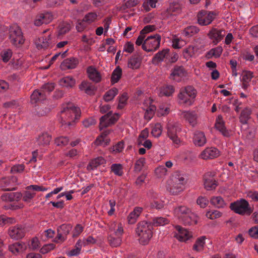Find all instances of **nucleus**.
Here are the masks:
<instances>
[{"mask_svg":"<svg viewBox=\"0 0 258 258\" xmlns=\"http://www.w3.org/2000/svg\"><path fill=\"white\" fill-rule=\"evenodd\" d=\"M214 174L212 172L206 173L203 177L204 184L207 190L215 189L217 186V182L214 178Z\"/></svg>","mask_w":258,"mask_h":258,"instance_id":"f3484780","label":"nucleus"},{"mask_svg":"<svg viewBox=\"0 0 258 258\" xmlns=\"http://www.w3.org/2000/svg\"><path fill=\"white\" fill-rule=\"evenodd\" d=\"M22 197V194L21 192H7L2 196V199L3 201L12 202L14 201H18Z\"/></svg>","mask_w":258,"mask_h":258,"instance_id":"2f4dec72","label":"nucleus"},{"mask_svg":"<svg viewBox=\"0 0 258 258\" xmlns=\"http://www.w3.org/2000/svg\"><path fill=\"white\" fill-rule=\"evenodd\" d=\"M89 24L84 21V19L79 20L77 21L76 25V29L79 32H83L88 26Z\"/></svg>","mask_w":258,"mask_h":258,"instance_id":"603ef678","label":"nucleus"},{"mask_svg":"<svg viewBox=\"0 0 258 258\" xmlns=\"http://www.w3.org/2000/svg\"><path fill=\"white\" fill-rule=\"evenodd\" d=\"M122 76V69L119 67H116L113 71L111 81L112 84L117 83L120 79Z\"/></svg>","mask_w":258,"mask_h":258,"instance_id":"c03bdc74","label":"nucleus"},{"mask_svg":"<svg viewBox=\"0 0 258 258\" xmlns=\"http://www.w3.org/2000/svg\"><path fill=\"white\" fill-rule=\"evenodd\" d=\"M69 142V139L66 137H60L55 140V144L58 146H66Z\"/></svg>","mask_w":258,"mask_h":258,"instance_id":"680f3d73","label":"nucleus"},{"mask_svg":"<svg viewBox=\"0 0 258 258\" xmlns=\"http://www.w3.org/2000/svg\"><path fill=\"white\" fill-rule=\"evenodd\" d=\"M51 137L47 133H43L37 139L36 144L39 146H46L49 144Z\"/></svg>","mask_w":258,"mask_h":258,"instance_id":"7c9ffc66","label":"nucleus"},{"mask_svg":"<svg viewBox=\"0 0 258 258\" xmlns=\"http://www.w3.org/2000/svg\"><path fill=\"white\" fill-rule=\"evenodd\" d=\"M241 77L242 88L244 90H246L249 86V82L253 77V73L248 71H243Z\"/></svg>","mask_w":258,"mask_h":258,"instance_id":"5701e85b","label":"nucleus"},{"mask_svg":"<svg viewBox=\"0 0 258 258\" xmlns=\"http://www.w3.org/2000/svg\"><path fill=\"white\" fill-rule=\"evenodd\" d=\"M145 164V158H140L137 160L135 164L134 169L136 172L141 171Z\"/></svg>","mask_w":258,"mask_h":258,"instance_id":"864d4df0","label":"nucleus"},{"mask_svg":"<svg viewBox=\"0 0 258 258\" xmlns=\"http://www.w3.org/2000/svg\"><path fill=\"white\" fill-rule=\"evenodd\" d=\"M198 23L202 26H206L211 23L215 17L213 12L202 11L198 14Z\"/></svg>","mask_w":258,"mask_h":258,"instance_id":"9b49d317","label":"nucleus"},{"mask_svg":"<svg viewBox=\"0 0 258 258\" xmlns=\"http://www.w3.org/2000/svg\"><path fill=\"white\" fill-rule=\"evenodd\" d=\"M220 155L219 150L215 147L206 148L203 151L200 156L204 160L212 159L218 157Z\"/></svg>","mask_w":258,"mask_h":258,"instance_id":"2eb2a0df","label":"nucleus"},{"mask_svg":"<svg viewBox=\"0 0 258 258\" xmlns=\"http://www.w3.org/2000/svg\"><path fill=\"white\" fill-rule=\"evenodd\" d=\"M222 213L217 210L209 211L206 213V217L210 219H215L220 217Z\"/></svg>","mask_w":258,"mask_h":258,"instance_id":"13d9d810","label":"nucleus"},{"mask_svg":"<svg viewBox=\"0 0 258 258\" xmlns=\"http://www.w3.org/2000/svg\"><path fill=\"white\" fill-rule=\"evenodd\" d=\"M139 2L138 0H129L126 2L124 4H123L121 7V9L123 11L126 10V9L131 8L132 7H134L136 6Z\"/></svg>","mask_w":258,"mask_h":258,"instance_id":"bf43d9fd","label":"nucleus"},{"mask_svg":"<svg viewBox=\"0 0 258 258\" xmlns=\"http://www.w3.org/2000/svg\"><path fill=\"white\" fill-rule=\"evenodd\" d=\"M197 203L202 208H205L209 203V200L204 197H200L197 200Z\"/></svg>","mask_w":258,"mask_h":258,"instance_id":"0e129e2a","label":"nucleus"},{"mask_svg":"<svg viewBox=\"0 0 258 258\" xmlns=\"http://www.w3.org/2000/svg\"><path fill=\"white\" fill-rule=\"evenodd\" d=\"M174 91L173 87L171 85H167L160 89V95L169 96L172 94Z\"/></svg>","mask_w":258,"mask_h":258,"instance_id":"de8ad7c7","label":"nucleus"},{"mask_svg":"<svg viewBox=\"0 0 258 258\" xmlns=\"http://www.w3.org/2000/svg\"><path fill=\"white\" fill-rule=\"evenodd\" d=\"M46 94L40 90H35L31 96V102L32 103H36L38 102L44 100L46 99Z\"/></svg>","mask_w":258,"mask_h":258,"instance_id":"473e14b6","label":"nucleus"},{"mask_svg":"<svg viewBox=\"0 0 258 258\" xmlns=\"http://www.w3.org/2000/svg\"><path fill=\"white\" fill-rule=\"evenodd\" d=\"M87 72L88 77L92 81L99 83L101 81V76L100 73L93 66H90L87 68Z\"/></svg>","mask_w":258,"mask_h":258,"instance_id":"4be33fe9","label":"nucleus"},{"mask_svg":"<svg viewBox=\"0 0 258 258\" xmlns=\"http://www.w3.org/2000/svg\"><path fill=\"white\" fill-rule=\"evenodd\" d=\"M169 55V49H164L162 51H159L155 54V55L153 58V62L155 63H157L159 62L163 61L164 58H166V59L167 60Z\"/></svg>","mask_w":258,"mask_h":258,"instance_id":"c85d7f7f","label":"nucleus"},{"mask_svg":"<svg viewBox=\"0 0 258 258\" xmlns=\"http://www.w3.org/2000/svg\"><path fill=\"white\" fill-rule=\"evenodd\" d=\"M193 141L197 146H203L207 142V139L203 132L196 131L195 133Z\"/></svg>","mask_w":258,"mask_h":258,"instance_id":"b1692460","label":"nucleus"},{"mask_svg":"<svg viewBox=\"0 0 258 258\" xmlns=\"http://www.w3.org/2000/svg\"><path fill=\"white\" fill-rule=\"evenodd\" d=\"M106 163L105 159L102 157H98L92 160L87 166V169L89 171L96 169L98 166Z\"/></svg>","mask_w":258,"mask_h":258,"instance_id":"c756f323","label":"nucleus"},{"mask_svg":"<svg viewBox=\"0 0 258 258\" xmlns=\"http://www.w3.org/2000/svg\"><path fill=\"white\" fill-rule=\"evenodd\" d=\"M150 222L153 228L154 226L157 227L167 224L169 222V221L168 219L164 217H157L153 218Z\"/></svg>","mask_w":258,"mask_h":258,"instance_id":"79ce46f5","label":"nucleus"},{"mask_svg":"<svg viewBox=\"0 0 258 258\" xmlns=\"http://www.w3.org/2000/svg\"><path fill=\"white\" fill-rule=\"evenodd\" d=\"M72 226L70 224H63L57 228V235L56 238L60 241H65L67 239V235L72 230Z\"/></svg>","mask_w":258,"mask_h":258,"instance_id":"a211bd4d","label":"nucleus"},{"mask_svg":"<svg viewBox=\"0 0 258 258\" xmlns=\"http://www.w3.org/2000/svg\"><path fill=\"white\" fill-rule=\"evenodd\" d=\"M118 90L113 88L107 91L104 95V99L106 102L112 100L117 94Z\"/></svg>","mask_w":258,"mask_h":258,"instance_id":"49530a36","label":"nucleus"},{"mask_svg":"<svg viewBox=\"0 0 258 258\" xmlns=\"http://www.w3.org/2000/svg\"><path fill=\"white\" fill-rule=\"evenodd\" d=\"M141 64V58L138 55H133L128 60V67L132 69H137L139 68Z\"/></svg>","mask_w":258,"mask_h":258,"instance_id":"e433bc0d","label":"nucleus"},{"mask_svg":"<svg viewBox=\"0 0 258 258\" xmlns=\"http://www.w3.org/2000/svg\"><path fill=\"white\" fill-rule=\"evenodd\" d=\"M185 71L182 66H175L170 75V78L176 82H180L185 76Z\"/></svg>","mask_w":258,"mask_h":258,"instance_id":"412c9836","label":"nucleus"},{"mask_svg":"<svg viewBox=\"0 0 258 258\" xmlns=\"http://www.w3.org/2000/svg\"><path fill=\"white\" fill-rule=\"evenodd\" d=\"M181 11V5L177 2H174L170 5L167 9V13L170 15H176Z\"/></svg>","mask_w":258,"mask_h":258,"instance_id":"72a5a7b5","label":"nucleus"},{"mask_svg":"<svg viewBox=\"0 0 258 258\" xmlns=\"http://www.w3.org/2000/svg\"><path fill=\"white\" fill-rule=\"evenodd\" d=\"M172 181L173 183L170 187H168V190L172 195H178L183 190L186 179L182 176L177 175L174 177Z\"/></svg>","mask_w":258,"mask_h":258,"instance_id":"1a4fd4ad","label":"nucleus"},{"mask_svg":"<svg viewBox=\"0 0 258 258\" xmlns=\"http://www.w3.org/2000/svg\"><path fill=\"white\" fill-rule=\"evenodd\" d=\"M225 35L226 32L224 29L217 28H212L208 34L209 37L212 40V42L215 45L220 42Z\"/></svg>","mask_w":258,"mask_h":258,"instance_id":"ddd939ff","label":"nucleus"},{"mask_svg":"<svg viewBox=\"0 0 258 258\" xmlns=\"http://www.w3.org/2000/svg\"><path fill=\"white\" fill-rule=\"evenodd\" d=\"M110 131L106 130L104 131L101 135L96 140V143L98 145L107 146L110 140L107 138V136L109 134Z\"/></svg>","mask_w":258,"mask_h":258,"instance_id":"c9c22d12","label":"nucleus"},{"mask_svg":"<svg viewBox=\"0 0 258 258\" xmlns=\"http://www.w3.org/2000/svg\"><path fill=\"white\" fill-rule=\"evenodd\" d=\"M178 54L176 52H170L169 51V55L168 56V61L171 63L175 62L178 59Z\"/></svg>","mask_w":258,"mask_h":258,"instance_id":"774afa93","label":"nucleus"},{"mask_svg":"<svg viewBox=\"0 0 258 258\" xmlns=\"http://www.w3.org/2000/svg\"><path fill=\"white\" fill-rule=\"evenodd\" d=\"M200 29L195 26H189L183 30L182 34L186 37H190L198 33Z\"/></svg>","mask_w":258,"mask_h":258,"instance_id":"ea45409f","label":"nucleus"},{"mask_svg":"<svg viewBox=\"0 0 258 258\" xmlns=\"http://www.w3.org/2000/svg\"><path fill=\"white\" fill-rule=\"evenodd\" d=\"M26 243H13L9 246V249L14 254L24 251L27 248Z\"/></svg>","mask_w":258,"mask_h":258,"instance_id":"cd10ccee","label":"nucleus"},{"mask_svg":"<svg viewBox=\"0 0 258 258\" xmlns=\"http://www.w3.org/2000/svg\"><path fill=\"white\" fill-rule=\"evenodd\" d=\"M230 208L235 213L241 215H249L252 212L248 202L243 199L231 203Z\"/></svg>","mask_w":258,"mask_h":258,"instance_id":"0eeeda50","label":"nucleus"},{"mask_svg":"<svg viewBox=\"0 0 258 258\" xmlns=\"http://www.w3.org/2000/svg\"><path fill=\"white\" fill-rule=\"evenodd\" d=\"M35 195V192H31L27 189V190L25 191L23 194H22V197L21 198H22V199L24 202H30L34 197Z\"/></svg>","mask_w":258,"mask_h":258,"instance_id":"052dcab7","label":"nucleus"},{"mask_svg":"<svg viewBox=\"0 0 258 258\" xmlns=\"http://www.w3.org/2000/svg\"><path fill=\"white\" fill-rule=\"evenodd\" d=\"M111 171L115 175L121 176L123 174V166L119 163H114L110 167Z\"/></svg>","mask_w":258,"mask_h":258,"instance_id":"a18cd8bd","label":"nucleus"},{"mask_svg":"<svg viewBox=\"0 0 258 258\" xmlns=\"http://www.w3.org/2000/svg\"><path fill=\"white\" fill-rule=\"evenodd\" d=\"M70 24L67 22H63L59 26V30L58 31L57 37L61 39L63 35L69 32L71 30Z\"/></svg>","mask_w":258,"mask_h":258,"instance_id":"58836bf2","label":"nucleus"},{"mask_svg":"<svg viewBox=\"0 0 258 258\" xmlns=\"http://www.w3.org/2000/svg\"><path fill=\"white\" fill-rule=\"evenodd\" d=\"M53 17L51 13L46 12L40 14L36 17L34 21V24L37 26H39L43 24H47L50 23Z\"/></svg>","mask_w":258,"mask_h":258,"instance_id":"aec40b11","label":"nucleus"},{"mask_svg":"<svg viewBox=\"0 0 258 258\" xmlns=\"http://www.w3.org/2000/svg\"><path fill=\"white\" fill-rule=\"evenodd\" d=\"M152 230L150 221H142L138 224L136 231L141 242H146L152 237Z\"/></svg>","mask_w":258,"mask_h":258,"instance_id":"20e7f679","label":"nucleus"},{"mask_svg":"<svg viewBox=\"0 0 258 258\" xmlns=\"http://www.w3.org/2000/svg\"><path fill=\"white\" fill-rule=\"evenodd\" d=\"M54 84L53 83H48L44 84L41 88V91L42 92L45 93L46 95L47 94H49L50 92L53 90L54 89Z\"/></svg>","mask_w":258,"mask_h":258,"instance_id":"4d7b16f0","label":"nucleus"},{"mask_svg":"<svg viewBox=\"0 0 258 258\" xmlns=\"http://www.w3.org/2000/svg\"><path fill=\"white\" fill-rule=\"evenodd\" d=\"M9 33L10 41L14 46L19 47L24 43L25 38L21 29L18 25L10 26Z\"/></svg>","mask_w":258,"mask_h":258,"instance_id":"39448f33","label":"nucleus"},{"mask_svg":"<svg viewBox=\"0 0 258 258\" xmlns=\"http://www.w3.org/2000/svg\"><path fill=\"white\" fill-rule=\"evenodd\" d=\"M119 115L118 114H112V111H109L107 114L102 116L100 119V128L107 127L111 124H114L118 120Z\"/></svg>","mask_w":258,"mask_h":258,"instance_id":"9d476101","label":"nucleus"},{"mask_svg":"<svg viewBox=\"0 0 258 258\" xmlns=\"http://www.w3.org/2000/svg\"><path fill=\"white\" fill-rule=\"evenodd\" d=\"M79 89L88 95L94 94L96 89L94 85L87 81L82 82L79 85Z\"/></svg>","mask_w":258,"mask_h":258,"instance_id":"bb28decb","label":"nucleus"},{"mask_svg":"<svg viewBox=\"0 0 258 258\" xmlns=\"http://www.w3.org/2000/svg\"><path fill=\"white\" fill-rule=\"evenodd\" d=\"M241 133L243 139L249 140L253 139L255 136V132L252 128L248 127V125H242L241 127Z\"/></svg>","mask_w":258,"mask_h":258,"instance_id":"a878e982","label":"nucleus"},{"mask_svg":"<svg viewBox=\"0 0 258 258\" xmlns=\"http://www.w3.org/2000/svg\"><path fill=\"white\" fill-rule=\"evenodd\" d=\"M97 18V15L95 12H90L87 14L83 19L84 21H85L88 24H91L93 22H94Z\"/></svg>","mask_w":258,"mask_h":258,"instance_id":"3c124183","label":"nucleus"},{"mask_svg":"<svg viewBox=\"0 0 258 258\" xmlns=\"http://www.w3.org/2000/svg\"><path fill=\"white\" fill-rule=\"evenodd\" d=\"M161 125L160 124H156L153 127L152 131V134L155 137H159L162 133V130L161 129Z\"/></svg>","mask_w":258,"mask_h":258,"instance_id":"69168bd1","label":"nucleus"},{"mask_svg":"<svg viewBox=\"0 0 258 258\" xmlns=\"http://www.w3.org/2000/svg\"><path fill=\"white\" fill-rule=\"evenodd\" d=\"M55 244L53 243H49L43 245V246L40 249V252L45 254L50 250L53 249L55 248Z\"/></svg>","mask_w":258,"mask_h":258,"instance_id":"e2e57ef3","label":"nucleus"},{"mask_svg":"<svg viewBox=\"0 0 258 258\" xmlns=\"http://www.w3.org/2000/svg\"><path fill=\"white\" fill-rule=\"evenodd\" d=\"M80 115L81 110L79 108L72 103H68L62 107L59 114V119L62 125L70 126L79 119Z\"/></svg>","mask_w":258,"mask_h":258,"instance_id":"f257e3e1","label":"nucleus"},{"mask_svg":"<svg viewBox=\"0 0 258 258\" xmlns=\"http://www.w3.org/2000/svg\"><path fill=\"white\" fill-rule=\"evenodd\" d=\"M25 233V230L21 225L11 227L9 229V235L12 238L15 240H18L22 238L24 236Z\"/></svg>","mask_w":258,"mask_h":258,"instance_id":"dca6fc26","label":"nucleus"},{"mask_svg":"<svg viewBox=\"0 0 258 258\" xmlns=\"http://www.w3.org/2000/svg\"><path fill=\"white\" fill-rule=\"evenodd\" d=\"M210 202L215 207L218 208H222L225 207L226 203L221 197H213L210 200Z\"/></svg>","mask_w":258,"mask_h":258,"instance_id":"37998d69","label":"nucleus"},{"mask_svg":"<svg viewBox=\"0 0 258 258\" xmlns=\"http://www.w3.org/2000/svg\"><path fill=\"white\" fill-rule=\"evenodd\" d=\"M223 51V48L221 46L211 49L208 52L207 55L210 56H214L216 58L219 57Z\"/></svg>","mask_w":258,"mask_h":258,"instance_id":"8fccbe9b","label":"nucleus"},{"mask_svg":"<svg viewBox=\"0 0 258 258\" xmlns=\"http://www.w3.org/2000/svg\"><path fill=\"white\" fill-rule=\"evenodd\" d=\"M49 36V35L47 37L42 36L38 39L36 42V45L38 49H46L48 47L49 44V39L48 38Z\"/></svg>","mask_w":258,"mask_h":258,"instance_id":"4c0bfd02","label":"nucleus"},{"mask_svg":"<svg viewBox=\"0 0 258 258\" xmlns=\"http://www.w3.org/2000/svg\"><path fill=\"white\" fill-rule=\"evenodd\" d=\"M216 128L218 130L222 135L228 138L231 136V133L225 127V123L221 115H219L216 119L215 123Z\"/></svg>","mask_w":258,"mask_h":258,"instance_id":"4468645a","label":"nucleus"},{"mask_svg":"<svg viewBox=\"0 0 258 258\" xmlns=\"http://www.w3.org/2000/svg\"><path fill=\"white\" fill-rule=\"evenodd\" d=\"M82 247V243H77L74 248L67 252V255L69 256L78 255L81 252Z\"/></svg>","mask_w":258,"mask_h":258,"instance_id":"09e8293b","label":"nucleus"},{"mask_svg":"<svg viewBox=\"0 0 258 258\" xmlns=\"http://www.w3.org/2000/svg\"><path fill=\"white\" fill-rule=\"evenodd\" d=\"M59 83L61 86L71 88L75 85L76 81L73 77L67 76L61 78Z\"/></svg>","mask_w":258,"mask_h":258,"instance_id":"a19ab883","label":"nucleus"},{"mask_svg":"<svg viewBox=\"0 0 258 258\" xmlns=\"http://www.w3.org/2000/svg\"><path fill=\"white\" fill-rule=\"evenodd\" d=\"M78 63V59L76 57H72L64 59L61 63V67L63 69H75Z\"/></svg>","mask_w":258,"mask_h":258,"instance_id":"393cba45","label":"nucleus"},{"mask_svg":"<svg viewBox=\"0 0 258 258\" xmlns=\"http://www.w3.org/2000/svg\"><path fill=\"white\" fill-rule=\"evenodd\" d=\"M12 56V51L11 49L4 50L1 53V56L4 62H8Z\"/></svg>","mask_w":258,"mask_h":258,"instance_id":"6e6d98bb","label":"nucleus"},{"mask_svg":"<svg viewBox=\"0 0 258 258\" xmlns=\"http://www.w3.org/2000/svg\"><path fill=\"white\" fill-rule=\"evenodd\" d=\"M195 54V49L193 46H189L188 48L184 49L183 51V57L188 59Z\"/></svg>","mask_w":258,"mask_h":258,"instance_id":"5fc2aeb1","label":"nucleus"},{"mask_svg":"<svg viewBox=\"0 0 258 258\" xmlns=\"http://www.w3.org/2000/svg\"><path fill=\"white\" fill-rule=\"evenodd\" d=\"M181 117L184 118L192 126H195L197 123V114L195 111H182L180 114Z\"/></svg>","mask_w":258,"mask_h":258,"instance_id":"6ab92c4d","label":"nucleus"},{"mask_svg":"<svg viewBox=\"0 0 258 258\" xmlns=\"http://www.w3.org/2000/svg\"><path fill=\"white\" fill-rule=\"evenodd\" d=\"M251 112L250 109L248 107H245L241 111L239 120L243 125L247 124V121L250 118Z\"/></svg>","mask_w":258,"mask_h":258,"instance_id":"f704fd0d","label":"nucleus"},{"mask_svg":"<svg viewBox=\"0 0 258 258\" xmlns=\"http://www.w3.org/2000/svg\"><path fill=\"white\" fill-rule=\"evenodd\" d=\"M156 174L159 177L165 175L167 172V169L164 166H160L155 170Z\"/></svg>","mask_w":258,"mask_h":258,"instance_id":"338daca9","label":"nucleus"},{"mask_svg":"<svg viewBox=\"0 0 258 258\" xmlns=\"http://www.w3.org/2000/svg\"><path fill=\"white\" fill-rule=\"evenodd\" d=\"M167 136L172 141L175 148L180 146L181 141L178 137V134L181 131L180 125L175 123H169L167 125Z\"/></svg>","mask_w":258,"mask_h":258,"instance_id":"423d86ee","label":"nucleus"},{"mask_svg":"<svg viewBox=\"0 0 258 258\" xmlns=\"http://www.w3.org/2000/svg\"><path fill=\"white\" fill-rule=\"evenodd\" d=\"M174 214L184 225H192L197 223V217L185 206H180L174 210Z\"/></svg>","mask_w":258,"mask_h":258,"instance_id":"f03ea898","label":"nucleus"},{"mask_svg":"<svg viewBox=\"0 0 258 258\" xmlns=\"http://www.w3.org/2000/svg\"><path fill=\"white\" fill-rule=\"evenodd\" d=\"M175 229L174 236L180 241H182L185 242L187 240H190V238L192 237L191 232H189L187 229L182 228L179 225L175 226Z\"/></svg>","mask_w":258,"mask_h":258,"instance_id":"f8f14e48","label":"nucleus"},{"mask_svg":"<svg viewBox=\"0 0 258 258\" xmlns=\"http://www.w3.org/2000/svg\"><path fill=\"white\" fill-rule=\"evenodd\" d=\"M197 94V90L191 86L182 88L178 95L179 102L180 104L190 106L194 103Z\"/></svg>","mask_w":258,"mask_h":258,"instance_id":"7ed1b4c3","label":"nucleus"},{"mask_svg":"<svg viewBox=\"0 0 258 258\" xmlns=\"http://www.w3.org/2000/svg\"><path fill=\"white\" fill-rule=\"evenodd\" d=\"M161 36L158 34L151 35L145 40L142 48L148 52L155 51L160 46Z\"/></svg>","mask_w":258,"mask_h":258,"instance_id":"6e6552de","label":"nucleus"}]
</instances>
